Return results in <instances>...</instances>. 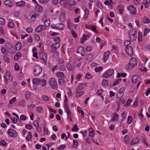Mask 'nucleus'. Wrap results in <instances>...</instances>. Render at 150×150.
<instances>
[{
    "instance_id": "obj_1",
    "label": "nucleus",
    "mask_w": 150,
    "mask_h": 150,
    "mask_svg": "<svg viewBox=\"0 0 150 150\" xmlns=\"http://www.w3.org/2000/svg\"><path fill=\"white\" fill-rule=\"evenodd\" d=\"M140 76L139 75L134 76L132 78V81L133 84H136L137 82V89L141 83L140 81Z\"/></svg>"
},
{
    "instance_id": "obj_2",
    "label": "nucleus",
    "mask_w": 150,
    "mask_h": 150,
    "mask_svg": "<svg viewBox=\"0 0 150 150\" xmlns=\"http://www.w3.org/2000/svg\"><path fill=\"white\" fill-rule=\"evenodd\" d=\"M49 83L51 88L55 90L58 88V86L55 79L54 78H51L49 80Z\"/></svg>"
},
{
    "instance_id": "obj_3",
    "label": "nucleus",
    "mask_w": 150,
    "mask_h": 150,
    "mask_svg": "<svg viewBox=\"0 0 150 150\" xmlns=\"http://www.w3.org/2000/svg\"><path fill=\"white\" fill-rule=\"evenodd\" d=\"M8 133L10 136L13 137H16L18 135V134L16 131L12 129H9L8 130Z\"/></svg>"
},
{
    "instance_id": "obj_4",
    "label": "nucleus",
    "mask_w": 150,
    "mask_h": 150,
    "mask_svg": "<svg viewBox=\"0 0 150 150\" xmlns=\"http://www.w3.org/2000/svg\"><path fill=\"white\" fill-rule=\"evenodd\" d=\"M125 50L127 53L130 56H132L133 53V51L132 47L130 46L126 47H125Z\"/></svg>"
},
{
    "instance_id": "obj_5",
    "label": "nucleus",
    "mask_w": 150,
    "mask_h": 150,
    "mask_svg": "<svg viewBox=\"0 0 150 150\" xmlns=\"http://www.w3.org/2000/svg\"><path fill=\"white\" fill-rule=\"evenodd\" d=\"M42 70L41 68L38 66H36L34 69V73L35 75H38L42 72Z\"/></svg>"
},
{
    "instance_id": "obj_6",
    "label": "nucleus",
    "mask_w": 150,
    "mask_h": 150,
    "mask_svg": "<svg viewBox=\"0 0 150 150\" xmlns=\"http://www.w3.org/2000/svg\"><path fill=\"white\" fill-rule=\"evenodd\" d=\"M10 71H6V75L4 76V77L6 80V83L7 84V81L11 80V81L12 79V77L10 75Z\"/></svg>"
},
{
    "instance_id": "obj_7",
    "label": "nucleus",
    "mask_w": 150,
    "mask_h": 150,
    "mask_svg": "<svg viewBox=\"0 0 150 150\" xmlns=\"http://www.w3.org/2000/svg\"><path fill=\"white\" fill-rule=\"evenodd\" d=\"M127 8L128 10L131 12V13L134 15H135L136 14V9L132 5H129Z\"/></svg>"
},
{
    "instance_id": "obj_8",
    "label": "nucleus",
    "mask_w": 150,
    "mask_h": 150,
    "mask_svg": "<svg viewBox=\"0 0 150 150\" xmlns=\"http://www.w3.org/2000/svg\"><path fill=\"white\" fill-rule=\"evenodd\" d=\"M114 73V70L113 69H110L106 72V74H103L102 75L103 76L107 79L108 76H110L112 75Z\"/></svg>"
},
{
    "instance_id": "obj_9",
    "label": "nucleus",
    "mask_w": 150,
    "mask_h": 150,
    "mask_svg": "<svg viewBox=\"0 0 150 150\" xmlns=\"http://www.w3.org/2000/svg\"><path fill=\"white\" fill-rule=\"evenodd\" d=\"M46 29L45 26L43 25H38L35 29V31L37 32H40L43 30H44Z\"/></svg>"
},
{
    "instance_id": "obj_10",
    "label": "nucleus",
    "mask_w": 150,
    "mask_h": 150,
    "mask_svg": "<svg viewBox=\"0 0 150 150\" xmlns=\"http://www.w3.org/2000/svg\"><path fill=\"white\" fill-rule=\"evenodd\" d=\"M129 63L134 67L137 65V62L136 58L133 57L131 59Z\"/></svg>"
},
{
    "instance_id": "obj_11",
    "label": "nucleus",
    "mask_w": 150,
    "mask_h": 150,
    "mask_svg": "<svg viewBox=\"0 0 150 150\" xmlns=\"http://www.w3.org/2000/svg\"><path fill=\"white\" fill-rule=\"evenodd\" d=\"M140 139L138 137L133 138L130 143V144L132 145L137 144L139 142Z\"/></svg>"
},
{
    "instance_id": "obj_12",
    "label": "nucleus",
    "mask_w": 150,
    "mask_h": 150,
    "mask_svg": "<svg viewBox=\"0 0 150 150\" xmlns=\"http://www.w3.org/2000/svg\"><path fill=\"white\" fill-rule=\"evenodd\" d=\"M42 57H41L40 58L46 64V61L47 60V54L43 52L42 54Z\"/></svg>"
},
{
    "instance_id": "obj_13",
    "label": "nucleus",
    "mask_w": 150,
    "mask_h": 150,
    "mask_svg": "<svg viewBox=\"0 0 150 150\" xmlns=\"http://www.w3.org/2000/svg\"><path fill=\"white\" fill-rule=\"evenodd\" d=\"M4 3L7 7H11L13 6V2L11 0H7L4 2Z\"/></svg>"
},
{
    "instance_id": "obj_14",
    "label": "nucleus",
    "mask_w": 150,
    "mask_h": 150,
    "mask_svg": "<svg viewBox=\"0 0 150 150\" xmlns=\"http://www.w3.org/2000/svg\"><path fill=\"white\" fill-rule=\"evenodd\" d=\"M110 54V52L109 51H107L105 52L104 54V61L105 62L108 58L109 55Z\"/></svg>"
},
{
    "instance_id": "obj_15",
    "label": "nucleus",
    "mask_w": 150,
    "mask_h": 150,
    "mask_svg": "<svg viewBox=\"0 0 150 150\" xmlns=\"http://www.w3.org/2000/svg\"><path fill=\"white\" fill-rule=\"evenodd\" d=\"M7 46H6V49L8 52H11L13 50V46L10 44H7Z\"/></svg>"
},
{
    "instance_id": "obj_16",
    "label": "nucleus",
    "mask_w": 150,
    "mask_h": 150,
    "mask_svg": "<svg viewBox=\"0 0 150 150\" xmlns=\"http://www.w3.org/2000/svg\"><path fill=\"white\" fill-rule=\"evenodd\" d=\"M56 26L57 27V29L59 30H63L64 28V25L62 23L57 24Z\"/></svg>"
},
{
    "instance_id": "obj_17",
    "label": "nucleus",
    "mask_w": 150,
    "mask_h": 150,
    "mask_svg": "<svg viewBox=\"0 0 150 150\" xmlns=\"http://www.w3.org/2000/svg\"><path fill=\"white\" fill-rule=\"evenodd\" d=\"M54 41L56 43L55 45H57V47H59L60 46V44L58 43L60 41V38L59 37H56L54 39Z\"/></svg>"
},
{
    "instance_id": "obj_18",
    "label": "nucleus",
    "mask_w": 150,
    "mask_h": 150,
    "mask_svg": "<svg viewBox=\"0 0 150 150\" xmlns=\"http://www.w3.org/2000/svg\"><path fill=\"white\" fill-rule=\"evenodd\" d=\"M40 80L38 78H35L33 80V83L34 85H39Z\"/></svg>"
},
{
    "instance_id": "obj_19",
    "label": "nucleus",
    "mask_w": 150,
    "mask_h": 150,
    "mask_svg": "<svg viewBox=\"0 0 150 150\" xmlns=\"http://www.w3.org/2000/svg\"><path fill=\"white\" fill-rule=\"evenodd\" d=\"M56 75L58 78H65L66 77L65 76L63 72L60 71L58 72L57 73Z\"/></svg>"
},
{
    "instance_id": "obj_20",
    "label": "nucleus",
    "mask_w": 150,
    "mask_h": 150,
    "mask_svg": "<svg viewBox=\"0 0 150 150\" xmlns=\"http://www.w3.org/2000/svg\"><path fill=\"white\" fill-rule=\"evenodd\" d=\"M35 10L38 12H41L42 10V8L40 5L37 4L35 7Z\"/></svg>"
},
{
    "instance_id": "obj_21",
    "label": "nucleus",
    "mask_w": 150,
    "mask_h": 150,
    "mask_svg": "<svg viewBox=\"0 0 150 150\" xmlns=\"http://www.w3.org/2000/svg\"><path fill=\"white\" fill-rule=\"evenodd\" d=\"M16 5L18 7L24 6L25 5V2L23 1L17 2L16 3Z\"/></svg>"
},
{
    "instance_id": "obj_22",
    "label": "nucleus",
    "mask_w": 150,
    "mask_h": 150,
    "mask_svg": "<svg viewBox=\"0 0 150 150\" xmlns=\"http://www.w3.org/2000/svg\"><path fill=\"white\" fill-rule=\"evenodd\" d=\"M22 47V45L21 42L20 41L17 42V43L16 45V47L17 50H20Z\"/></svg>"
},
{
    "instance_id": "obj_23",
    "label": "nucleus",
    "mask_w": 150,
    "mask_h": 150,
    "mask_svg": "<svg viewBox=\"0 0 150 150\" xmlns=\"http://www.w3.org/2000/svg\"><path fill=\"white\" fill-rule=\"evenodd\" d=\"M89 131L90 133V136L92 137H93L95 135V132L94 130L91 127L89 128Z\"/></svg>"
},
{
    "instance_id": "obj_24",
    "label": "nucleus",
    "mask_w": 150,
    "mask_h": 150,
    "mask_svg": "<svg viewBox=\"0 0 150 150\" xmlns=\"http://www.w3.org/2000/svg\"><path fill=\"white\" fill-rule=\"evenodd\" d=\"M142 21L144 23L149 24L150 23V20L149 18L146 17H144L143 18Z\"/></svg>"
},
{
    "instance_id": "obj_25",
    "label": "nucleus",
    "mask_w": 150,
    "mask_h": 150,
    "mask_svg": "<svg viewBox=\"0 0 150 150\" xmlns=\"http://www.w3.org/2000/svg\"><path fill=\"white\" fill-rule=\"evenodd\" d=\"M85 51L84 48L82 47H79L77 50V52L80 54L83 53Z\"/></svg>"
},
{
    "instance_id": "obj_26",
    "label": "nucleus",
    "mask_w": 150,
    "mask_h": 150,
    "mask_svg": "<svg viewBox=\"0 0 150 150\" xmlns=\"http://www.w3.org/2000/svg\"><path fill=\"white\" fill-rule=\"evenodd\" d=\"M37 111L40 113H42L43 111V108L41 106H39L36 108Z\"/></svg>"
},
{
    "instance_id": "obj_27",
    "label": "nucleus",
    "mask_w": 150,
    "mask_h": 150,
    "mask_svg": "<svg viewBox=\"0 0 150 150\" xmlns=\"http://www.w3.org/2000/svg\"><path fill=\"white\" fill-rule=\"evenodd\" d=\"M118 7L120 11V13L121 14H122L124 11V8L123 6L120 4L118 6Z\"/></svg>"
},
{
    "instance_id": "obj_28",
    "label": "nucleus",
    "mask_w": 150,
    "mask_h": 150,
    "mask_svg": "<svg viewBox=\"0 0 150 150\" xmlns=\"http://www.w3.org/2000/svg\"><path fill=\"white\" fill-rule=\"evenodd\" d=\"M134 67L133 66V65L130 64L129 63L127 64L125 67L126 69L127 70H130Z\"/></svg>"
},
{
    "instance_id": "obj_29",
    "label": "nucleus",
    "mask_w": 150,
    "mask_h": 150,
    "mask_svg": "<svg viewBox=\"0 0 150 150\" xmlns=\"http://www.w3.org/2000/svg\"><path fill=\"white\" fill-rule=\"evenodd\" d=\"M3 58L4 61L6 62H9L10 59L8 58V54L4 55L3 56Z\"/></svg>"
},
{
    "instance_id": "obj_30",
    "label": "nucleus",
    "mask_w": 150,
    "mask_h": 150,
    "mask_svg": "<svg viewBox=\"0 0 150 150\" xmlns=\"http://www.w3.org/2000/svg\"><path fill=\"white\" fill-rule=\"evenodd\" d=\"M77 110L78 112L81 113L82 116H84V112L82 109L79 107L78 106L77 107Z\"/></svg>"
},
{
    "instance_id": "obj_31",
    "label": "nucleus",
    "mask_w": 150,
    "mask_h": 150,
    "mask_svg": "<svg viewBox=\"0 0 150 150\" xmlns=\"http://www.w3.org/2000/svg\"><path fill=\"white\" fill-rule=\"evenodd\" d=\"M78 142L76 140H74L73 141V145L72 146L75 148H76L78 146Z\"/></svg>"
},
{
    "instance_id": "obj_32",
    "label": "nucleus",
    "mask_w": 150,
    "mask_h": 150,
    "mask_svg": "<svg viewBox=\"0 0 150 150\" xmlns=\"http://www.w3.org/2000/svg\"><path fill=\"white\" fill-rule=\"evenodd\" d=\"M142 33L141 32H139L138 33V40L141 42L142 41Z\"/></svg>"
},
{
    "instance_id": "obj_33",
    "label": "nucleus",
    "mask_w": 150,
    "mask_h": 150,
    "mask_svg": "<svg viewBox=\"0 0 150 150\" xmlns=\"http://www.w3.org/2000/svg\"><path fill=\"white\" fill-rule=\"evenodd\" d=\"M125 142V144H127L129 143V140L128 135H126L124 137Z\"/></svg>"
},
{
    "instance_id": "obj_34",
    "label": "nucleus",
    "mask_w": 150,
    "mask_h": 150,
    "mask_svg": "<svg viewBox=\"0 0 150 150\" xmlns=\"http://www.w3.org/2000/svg\"><path fill=\"white\" fill-rule=\"evenodd\" d=\"M46 84V81L45 80L42 79L40 80V82L39 85H41L42 86H44Z\"/></svg>"
},
{
    "instance_id": "obj_35",
    "label": "nucleus",
    "mask_w": 150,
    "mask_h": 150,
    "mask_svg": "<svg viewBox=\"0 0 150 150\" xmlns=\"http://www.w3.org/2000/svg\"><path fill=\"white\" fill-rule=\"evenodd\" d=\"M83 89L81 88H77L76 89V92L78 93H80L83 94L84 93L83 91L82 90Z\"/></svg>"
},
{
    "instance_id": "obj_36",
    "label": "nucleus",
    "mask_w": 150,
    "mask_h": 150,
    "mask_svg": "<svg viewBox=\"0 0 150 150\" xmlns=\"http://www.w3.org/2000/svg\"><path fill=\"white\" fill-rule=\"evenodd\" d=\"M50 21L49 20H45L44 21V25H44V26H45L46 28V27L47 26H48L50 25Z\"/></svg>"
},
{
    "instance_id": "obj_37",
    "label": "nucleus",
    "mask_w": 150,
    "mask_h": 150,
    "mask_svg": "<svg viewBox=\"0 0 150 150\" xmlns=\"http://www.w3.org/2000/svg\"><path fill=\"white\" fill-rule=\"evenodd\" d=\"M58 83L60 86H63L64 83V80L62 79H59Z\"/></svg>"
},
{
    "instance_id": "obj_38",
    "label": "nucleus",
    "mask_w": 150,
    "mask_h": 150,
    "mask_svg": "<svg viewBox=\"0 0 150 150\" xmlns=\"http://www.w3.org/2000/svg\"><path fill=\"white\" fill-rule=\"evenodd\" d=\"M102 85L105 86L106 85L108 86V81L105 79H103L102 82Z\"/></svg>"
},
{
    "instance_id": "obj_39",
    "label": "nucleus",
    "mask_w": 150,
    "mask_h": 150,
    "mask_svg": "<svg viewBox=\"0 0 150 150\" xmlns=\"http://www.w3.org/2000/svg\"><path fill=\"white\" fill-rule=\"evenodd\" d=\"M76 4L75 1L74 0H70L69 3V6H72L75 5Z\"/></svg>"
},
{
    "instance_id": "obj_40",
    "label": "nucleus",
    "mask_w": 150,
    "mask_h": 150,
    "mask_svg": "<svg viewBox=\"0 0 150 150\" xmlns=\"http://www.w3.org/2000/svg\"><path fill=\"white\" fill-rule=\"evenodd\" d=\"M86 84L85 83H80V84H79V88H81L82 89H83L84 87H86Z\"/></svg>"
},
{
    "instance_id": "obj_41",
    "label": "nucleus",
    "mask_w": 150,
    "mask_h": 150,
    "mask_svg": "<svg viewBox=\"0 0 150 150\" xmlns=\"http://www.w3.org/2000/svg\"><path fill=\"white\" fill-rule=\"evenodd\" d=\"M66 67H67V69L69 71L71 70L72 68L71 64L70 63H67V65H66Z\"/></svg>"
},
{
    "instance_id": "obj_42",
    "label": "nucleus",
    "mask_w": 150,
    "mask_h": 150,
    "mask_svg": "<svg viewBox=\"0 0 150 150\" xmlns=\"http://www.w3.org/2000/svg\"><path fill=\"white\" fill-rule=\"evenodd\" d=\"M97 7L100 9H102L103 7L101 2L100 1H98L97 3Z\"/></svg>"
},
{
    "instance_id": "obj_43",
    "label": "nucleus",
    "mask_w": 150,
    "mask_h": 150,
    "mask_svg": "<svg viewBox=\"0 0 150 150\" xmlns=\"http://www.w3.org/2000/svg\"><path fill=\"white\" fill-rule=\"evenodd\" d=\"M1 52L4 54V55L8 54L7 52L4 47H1Z\"/></svg>"
},
{
    "instance_id": "obj_44",
    "label": "nucleus",
    "mask_w": 150,
    "mask_h": 150,
    "mask_svg": "<svg viewBox=\"0 0 150 150\" xmlns=\"http://www.w3.org/2000/svg\"><path fill=\"white\" fill-rule=\"evenodd\" d=\"M79 129V128L76 125H75L74 127L72 128L71 129V130L73 132H77Z\"/></svg>"
},
{
    "instance_id": "obj_45",
    "label": "nucleus",
    "mask_w": 150,
    "mask_h": 150,
    "mask_svg": "<svg viewBox=\"0 0 150 150\" xmlns=\"http://www.w3.org/2000/svg\"><path fill=\"white\" fill-rule=\"evenodd\" d=\"M132 100L131 99H128L127 102L125 104V105L126 106V107H127L129 106L130 105V103L132 102Z\"/></svg>"
},
{
    "instance_id": "obj_46",
    "label": "nucleus",
    "mask_w": 150,
    "mask_h": 150,
    "mask_svg": "<svg viewBox=\"0 0 150 150\" xmlns=\"http://www.w3.org/2000/svg\"><path fill=\"white\" fill-rule=\"evenodd\" d=\"M131 44V42L129 40H126L124 42V45L126 47L128 46Z\"/></svg>"
},
{
    "instance_id": "obj_47",
    "label": "nucleus",
    "mask_w": 150,
    "mask_h": 150,
    "mask_svg": "<svg viewBox=\"0 0 150 150\" xmlns=\"http://www.w3.org/2000/svg\"><path fill=\"white\" fill-rule=\"evenodd\" d=\"M103 68V67H96L95 69V71L96 72H98L101 71Z\"/></svg>"
},
{
    "instance_id": "obj_48",
    "label": "nucleus",
    "mask_w": 150,
    "mask_h": 150,
    "mask_svg": "<svg viewBox=\"0 0 150 150\" xmlns=\"http://www.w3.org/2000/svg\"><path fill=\"white\" fill-rule=\"evenodd\" d=\"M9 93H11L15 94L17 93V91L16 88H12L10 91Z\"/></svg>"
},
{
    "instance_id": "obj_49",
    "label": "nucleus",
    "mask_w": 150,
    "mask_h": 150,
    "mask_svg": "<svg viewBox=\"0 0 150 150\" xmlns=\"http://www.w3.org/2000/svg\"><path fill=\"white\" fill-rule=\"evenodd\" d=\"M85 38H86V36L85 34H83L81 40V43L82 44L84 43V41L86 40Z\"/></svg>"
},
{
    "instance_id": "obj_50",
    "label": "nucleus",
    "mask_w": 150,
    "mask_h": 150,
    "mask_svg": "<svg viewBox=\"0 0 150 150\" xmlns=\"http://www.w3.org/2000/svg\"><path fill=\"white\" fill-rule=\"evenodd\" d=\"M132 118L131 116H129L127 118V123L128 124H130L132 121Z\"/></svg>"
},
{
    "instance_id": "obj_51",
    "label": "nucleus",
    "mask_w": 150,
    "mask_h": 150,
    "mask_svg": "<svg viewBox=\"0 0 150 150\" xmlns=\"http://www.w3.org/2000/svg\"><path fill=\"white\" fill-rule=\"evenodd\" d=\"M150 30L149 28H145V29L144 31L143 35L144 36H146L147 34L150 31Z\"/></svg>"
},
{
    "instance_id": "obj_52",
    "label": "nucleus",
    "mask_w": 150,
    "mask_h": 150,
    "mask_svg": "<svg viewBox=\"0 0 150 150\" xmlns=\"http://www.w3.org/2000/svg\"><path fill=\"white\" fill-rule=\"evenodd\" d=\"M53 56L56 59L57 58L59 57V53L57 51H55L54 53Z\"/></svg>"
},
{
    "instance_id": "obj_53",
    "label": "nucleus",
    "mask_w": 150,
    "mask_h": 150,
    "mask_svg": "<svg viewBox=\"0 0 150 150\" xmlns=\"http://www.w3.org/2000/svg\"><path fill=\"white\" fill-rule=\"evenodd\" d=\"M42 99L45 101H48L49 99V97L48 96H47L43 95V96H42Z\"/></svg>"
},
{
    "instance_id": "obj_54",
    "label": "nucleus",
    "mask_w": 150,
    "mask_h": 150,
    "mask_svg": "<svg viewBox=\"0 0 150 150\" xmlns=\"http://www.w3.org/2000/svg\"><path fill=\"white\" fill-rule=\"evenodd\" d=\"M143 3L144 4V5L145 6V7L146 8H147L148 7V1L146 0H144L143 1Z\"/></svg>"
},
{
    "instance_id": "obj_55",
    "label": "nucleus",
    "mask_w": 150,
    "mask_h": 150,
    "mask_svg": "<svg viewBox=\"0 0 150 150\" xmlns=\"http://www.w3.org/2000/svg\"><path fill=\"white\" fill-rule=\"evenodd\" d=\"M0 144L1 145L4 146H6L7 145L5 141L4 140H2L0 141Z\"/></svg>"
},
{
    "instance_id": "obj_56",
    "label": "nucleus",
    "mask_w": 150,
    "mask_h": 150,
    "mask_svg": "<svg viewBox=\"0 0 150 150\" xmlns=\"http://www.w3.org/2000/svg\"><path fill=\"white\" fill-rule=\"evenodd\" d=\"M49 1V0H39L40 3L45 4H47Z\"/></svg>"
},
{
    "instance_id": "obj_57",
    "label": "nucleus",
    "mask_w": 150,
    "mask_h": 150,
    "mask_svg": "<svg viewBox=\"0 0 150 150\" xmlns=\"http://www.w3.org/2000/svg\"><path fill=\"white\" fill-rule=\"evenodd\" d=\"M66 111L67 113L68 117L69 118H71V115L69 109H67V110H66Z\"/></svg>"
},
{
    "instance_id": "obj_58",
    "label": "nucleus",
    "mask_w": 150,
    "mask_h": 150,
    "mask_svg": "<svg viewBox=\"0 0 150 150\" xmlns=\"http://www.w3.org/2000/svg\"><path fill=\"white\" fill-rule=\"evenodd\" d=\"M21 53L19 52H17L16 55H15L14 59V60L16 59V57H17L16 59H18L19 57L21 56Z\"/></svg>"
},
{
    "instance_id": "obj_59",
    "label": "nucleus",
    "mask_w": 150,
    "mask_h": 150,
    "mask_svg": "<svg viewBox=\"0 0 150 150\" xmlns=\"http://www.w3.org/2000/svg\"><path fill=\"white\" fill-rule=\"evenodd\" d=\"M33 30V29L31 27H29L26 29V31L28 33H32Z\"/></svg>"
},
{
    "instance_id": "obj_60",
    "label": "nucleus",
    "mask_w": 150,
    "mask_h": 150,
    "mask_svg": "<svg viewBox=\"0 0 150 150\" xmlns=\"http://www.w3.org/2000/svg\"><path fill=\"white\" fill-rule=\"evenodd\" d=\"M33 124L35 127L39 126V122L37 120H35L33 122Z\"/></svg>"
},
{
    "instance_id": "obj_61",
    "label": "nucleus",
    "mask_w": 150,
    "mask_h": 150,
    "mask_svg": "<svg viewBox=\"0 0 150 150\" xmlns=\"http://www.w3.org/2000/svg\"><path fill=\"white\" fill-rule=\"evenodd\" d=\"M8 25L10 28H13L14 27V24L13 22H9L8 23Z\"/></svg>"
},
{
    "instance_id": "obj_62",
    "label": "nucleus",
    "mask_w": 150,
    "mask_h": 150,
    "mask_svg": "<svg viewBox=\"0 0 150 150\" xmlns=\"http://www.w3.org/2000/svg\"><path fill=\"white\" fill-rule=\"evenodd\" d=\"M25 127L28 129H30L32 128V126L30 124L26 125L25 126Z\"/></svg>"
},
{
    "instance_id": "obj_63",
    "label": "nucleus",
    "mask_w": 150,
    "mask_h": 150,
    "mask_svg": "<svg viewBox=\"0 0 150 150\" xmlns=\"http://www.w3.org/2000/svg\"><path fill=\"white\" fill-rule=\"evenodd\" d=\"M125 88L124 87L121 88L119 91V92L120 94L124 93V92Z\"/></svg>"
},
{
    "instance_id": "obj_64",
    "label": "nucleus",
    "mask_w": 150,
    "mask_h": 150,
    "mask_svg": "<svg viewBox=\"0 0 150 150\" xmlns=\"http://www.w3.org/2000/svg\"><path fill=\"white\" fill-rule=\"evenodd\" d=\"M65 147V145H61L59 146L57 150H62Z\"/></svg>"
}]
</instances>
